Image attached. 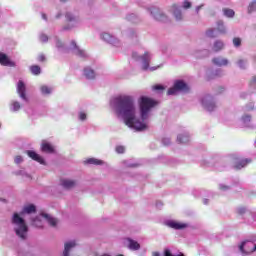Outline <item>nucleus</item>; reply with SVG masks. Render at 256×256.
Instances as JSON below:
<instances>
[{
  "label": "nucleus",
  "mask_w": 256,
  "mask_h": 256,
  "mask_svg": "<svg viewBox=\"0 0 256 256\" xmlns=\"http://www.w3.org/2000/svg\"><path fill=\"white\" fill-rule=\"evenodd\" d=\"M116 113L124 119L125 125L136 131L147 129V125L135 117V102L131 96H119L116 98Z\"/></svg>",
  "instance_id": "1"
},
{
  "label": "nucleus",
  "mask_w": 256,
  "mask_h": 256,
  "mask_svg": "<svg viewBox=\"0 0 256 256\" xmlns=\"http://www.w3.org/2000/svg\"><path fill=\"white\" fill-rule=\"evenodd\" d=\"M138 103L140 107L141 119L142 121H145V119H147V115H149V111H151V109L157 105V101L149 97L142 96L140 97Z\"/></svg>",
  "instance_id": "2"
},
{
  "label": "nucleus",
  "mask_w": 256,
  "mask_h": 256,
  "mask_svg": "<svg viewBox=\"0 0 256 256\" xmlns=\"http://www.w3.org/2000/svg\"><path fill=\"white\" fill-rule=\"evenodd\" d=\"M12 223L14 225H17V228H15V233L17 237H20L23 241H25V239H27V233L29 231L27 224H25V220L21 218L19 214L15 213L12 218Z\"/></svg>",
  "instance_id": "3"
},
{
  "label": "nucleus",
  "mask_w": 256,
  "mask_h": 256,
  "mask_svg": "<svg viewBox=\"0 0 256 256\" xmlns=\"http://www.w3.org/2000/svg\"><path fill=\"white\" fill-rule=\"evenodd\" d=\"M177 91H185V93H187L189 92V87L185 82L178 80L174 83V86L167 91V95H175Z\"/></svg>",
  "instance_id": "4"
},
{
  "label": "nucleus",
  "mask_w": 256,
  "mask_h": 256,
  "mask_svg": "<svg viewBox=\"0 0 256 256\" xmlns=\"http://www.w3.org/2000/svg\"><path fill=\"white\" fill-rule=\"evenodd\" d=\"M239 249L244 255H250V253H254V251H256V244L250 241H244L239 246Z\"/></svg>",
  "instance_id": "5"
},
{
  "label": "nucleus",
  "mask_w": 256,
  "mask_h": 256,
  "mask_svg": "<svg viewBox=\"0 0 256 256\" xmlns=\"http://www.w3.org/2000/svg\"><path fill=\"white\" fill-rule=\"evenodd\" d=\"M17 93L24 101H27V86L23 80H19L17 84Z\"/></svg>",
  "instance_id": "6"
},
{
  "label": "nucleus",
  "mask_w": 256,
  "mask_h": 256,
  "mask_svg": "<svg viewBox=\"0 0 256 256\" xmlns=\"http://www.w3.org/2000/svg\"><path fill=\"white\" fill-rule=\"evenodd\" d=\"M202 105L207 111H213V109H215V103L213 102V97L211 96H205L202 99Z\"/></svg>",
  "instance_id": "7"
},
{
  "label": "nucleus",
  "mask_w": 256,
  "mask_h": 256,
  "mask_svg": "<svg viewBox=\"0 0 256 256\" xmlns=\"http://www.w3.org/2000/svg\"><path fill=\"white\" fill-rule=\"evenodd\" d=\"M150 13L154 17V19H156V21H167V16L161 13L159 8H151Z\"/></svg>",
  "instance_id": "8"
},
{
  "label": "nucleus",
  "mask_w": 256,
  "mask_h": 256,
  "mask_svg": "<svg viewBox=\"0 0 256 256\" xmlns=\"http://www.w3.org/2000/svg\"><path fill=\"white\" fill-rule=\"evenodd\" d=\"M26 154L33 161H37V163H40V165H45V159H43V157H41L39 154H37V152H35L33 150H28V151H26Z\"/></svg>",
  "instance_id": "9"
},
{
  "label": "nucleus",
  "mask_w": 256,
  "mask_h": 256,
  "mask_svg": "<svg viewBox=\"0 0 256 256\" xmlns=\"http://www.w3.org/2000/svg\"><path fill=\"white\" fill-rule=\"evenodd\" d=\"M0 65L4 67H15V62L11 61L6 54L0 53Z\"/></svg>",
  "instance_id": "10"
},
{
  "label": "nucleus",
  "mask_w": 256,
  "mask_h": 256,
  "mask_svg": "<svg viewBox=\"0 0 256 256\" xmlns=\"http://www.w3.org/2000/svg\"><path fill=\"white\" fill-rule=\"evenodd\" d=\"M126 241H128V249L131 251H139L141 249V244H139V242L131 238H127Z\"/></svg>",
  "instance_id": "11"
},
{
  "label": "nucleus",
  "mask_w": 256,
  "mask_h": 256,
  "mask_svg": "<svg viewBox=\"0 0 256 256\" xmlns=\"http://www.w3.org/2000/svg\"><path fill=\"white\" fill-rule=\"evenodd\" d=\"M61 186L64 187V189H73L77 186V182L75 180L62 179Z\"/></svg>",
  "instance_id": "12"
},
{
  "label": "nucleus",
  "mask_w": 256,
  "mask_h": 256,
  "mask_svg": "<svg viewBox=\"0 0 256 256\" xmlns=\"http://www.w3.org/2000/svg\"><path fill=\"white\" fill-rule=\"evenodd\" d=\"M143 61L142 69L143 71H147L149 69V63L151 61V55H149V52H145L143 56L140 57Z\"/></svg>",
  "instance_id": "13"
},
{
  "label": "nucleus",
  "mask_w": 256,
  "mask_h": 256,
  "mask_svg": "<svg viewBox=\"0 0 256 256\" xmlns=\"http://www.w3.org/2000/svg\"><path fill=\"white\" fill-rule=\"evenodd\" d=\"M212 63H214V65H217L218 67H223L229 65V60H227V58L216 57L212 59Z\"/></svg>",
  "instance_id": "14"
},
{
  "label": "nucleus",
  "mask_w": 256,
  "mask_h": 256,
  "mask_svg": "<svg viewBox=\"0 0 256 256\" xmlns=\"http://www.w3.org/2000/svg\"><path fill=\"white\" fill-rule=\"evenodd\" d=\"M73 247H77V243L75 241L65 243L63 256H69V252L71 249H73Z\"/></svg>",
  "instance_id": "15"
},
{
  "label": "nucleus",
  "mask_w": 256,
  "mask_h": 256,
  "mask_svg": "<svg viewBox=\"0 0 256 256\" xmlns=\"http://www.w3.org/2000/svg\"><path fill=\"white\" fill-rule=\"evenodd\" d=\"M41 151L43 153H55V148L50 143L44 142L41 145Z\"/></svg>",
  "instance_id": "16"
},
{
  "label": "nucleus",
  "mask_w": 256,
  "mask_h": 256,
  "mask_svg": "<svg viewBox=\"0 0 256 256\" xmlns=\"http://www.w3.org/2000/svg\"><path fill=\"white\" fill-rule=\"evenodd\" d=\"M251 162V160L249 159H242V160H235L234 162V167L236 169H243V167H245L246 165H249V163Z\"/></svg>",
  "instance_id": "17"
},
{
  "label": "nucleus",
  "mask_w": 256,
  "mask_h": 256,
  "mask_svg": "<svg viewBox=\"0 0 256 256\" xmlns=\"http://www.w3.org/2000/svg\"><path fill=\"white\" fill-rule=\"evenodd\" d=\"M102 39L106 41V43H110L111 45H117V39H115L111 34L109 33H103Z\"/></svg>",
  "instance_id": "18"
},
{
  "label": "nucleus",
  "mask_w": 256,
  "mask_h": 256,
  "mask_svg": "<svg viewBox=\"0 0 256 256\" xmlns=\"http://www.w3.org/2000/svg\"><path fill=\"white\" fill-rule=\"evenodd\" d=\"M42 217H44V219H46V221L49 223V225L51 227H57V219H55V218L49 216V214H45V213L42 214Z\"/></svg>",
  "instance_id": "19"
},
{
  "label": "nucleus",
  "mask_w": 256,
  "mask_h": 256,
  "mask_svg": "<svg viewBox=\"0 0 256 256\" xmlns=\"http://www.w3.org/2000/svg\"><path fill=\"white\" fill-rule=\"evenodd\" d=\"M169 227L172 229H185L187 227V224L179 223L176 221L169 222Z\"/></svg>",
  "instance_id": "20"
},
{
  "label": "nucleus",
  "mask_w": 256,
  "mask_h": 256,
  "mask_svg": "<svg viewBox=\"0 0 256 256\" xmlns=\"http://www.w3.org/2000/svg\"><path fill=\"white\" fill-rule=\"evenodd\" d=\"M174 16L176 17L177 21H181L183 15L181 14V10L177 7V5L172 6Z\"/></svg>",
  "instance_id": "21"
},
{
  "label": "nucleus",
  "mask_w": 256,
  "mask_h": 256,
  "mask_svg": "<svg viewBox=\"0 0 256 256\" xmlns=\"http://www.w3.org/2000/svg\"><path fill=\"white\" fill-rule=\"evenodd\" d=\"M84 75L86 79H95V71H93L91 68L84 69Z\"/></svg>",
  "instance_id": "22"
},
{
  "label": "nucleus",
  "mask_w": 256,
  "mask_h": 256,
  "mask_svg": "<svg viewBox=\"0 0 256 256\" xmlns=\"http://www.w3.org/2000/svg\"><path fill=\"white\" fill-rule=\"evenodd\" d=\"M36 211H37V208L35 207V205L30 204V205L24 207L22 213L31 214V213H35Z\"/></svg>",
  "instance_id": "23"
},
{
  "label": "nucleus",
  "mask_w": 256,
  "mask_h": 256,
  "mask_svg": "<svg viewBox=\"0 0 256 256\" xmlns=\"http://www.w3.org/2000/svg\"><path fill=\"white\" fill-rule=\"evenodd\" d=\"M225 47L222 41H216L213 46V51L215 53H218V51H221Z\"/></svg>",
  "instance_id": "24"
},
{
  "label": "nucleus",
  "mask_w": 256,
  "mask_h": 256,
  "mask_svg": "<svg viewBox=\"0 0 256 256\" xmlns=\"http://www.w3.org/2000/svg\"><path fill=\"white\" fill-rule=\"evenodd\" d=\"M30 71L32 75H41V67L39 65H32Z\"/></svg>",
  "instance_id": "25"
},
{
  "label": "nucleus",
  "mask_w": 256,
  "mask_h": 256,
  "mask_svg": "<svg viewBox=\"0 0 256 256\" xmlns=\"http://www.w3.org/2000/svg\"><path fill=\"white\" fill-rule=\"evenodd\" d=\"M223 13H224L225 17H228V18L235 17V11L233 9L224 8Z\"/></svg>",
  "instance_id": "26"
},
{
  "label": "nucleus",
  "mask_w": 256,
  "mask_h": 256,
  "mask_svg": "<svg viewBox=\"0 0 256 256\" xmlns=\"http://www.w3.org/2000/svg\"><path fill=\"white\" fill-rule=\"evenodd\" d=\"M85 163H88L89 165H103V161L95 158H89Z\"/></svg>",
  "instance_id": "27"
},
{
  "label": "nucleus",
  "mask_w": 256,
  "mask_h": 256,
  "mask_svg": "<svg viewBox=\"0 0 256 256\" xmlns=\"http://www.w3.org/2000/svg\"><path fill=\"white\" fill-rule=\"evenodd\" d=\"M177 141L180 143H189V136L185 134H180L177 137Z\"/></svg>",
  "instance_id": "28"
},
{
  "label": "nucleus",
  "mask_w": 256,
  "mask_h": 256,
  "mask_svg": "<svg viewBox=\"0 0 256 256\" xmlns=\"http://www.w3.org/2000/svg\"><path fill=\"white\" fill-rule=\"evenodd\" d=\"M72 46L74 47V49H76V54H78L80 57H85V52L79 49V46H77V43H75V41H72Z\"/></svg>",
  "instance_id": "29"
},
{
  "label": "nucleus",
  "mask_w": 256,
  "mask_h": 256,
  "mask_svg": "<svg viewBox=\"0 0 256 256\" xmlns=\"http://www.w3.org/2000/svg\"><path fill=\"white\" fill-rule=\"evenodd\" d=\"M40 91L43 95H50L51 88L49 86L43 85L40 87Z\"/></svg>",
  "instance_id": "30"
},
{
  "label": "nucleus",
  "mask_w": 256,
  "mask_h": 256,
  "mask_svg": "<svg viewBox=\"0 0 256 256\" xmlns=\"http://www.w3.org/2000/svg\"><path fill=\"white\" fill-rule=\"evenodd\" d=\"M66 21H68V23H73V22L77 21V18H75L73 16V14L68 12V13H66Z\"/></svg>",
  "instance_id": "31"
},
{
  "label": "nucleus",
  "mask_w": 256,
  "mask_h": 256,
  "mask_svg": "<svg viewBox=\"0 0 256 256\" xmlns=\"http://www.w3.org/2000/svg\"><path fill=\"white\" fill-rule=\"evenodd\" d=\"M32 225L34 227H43V224L41 222V220L39 218H35L33 221H32Z\"/></svg>",
  "instance_id": "32"
},
{
  "label": "nucleus",
  "mask_w": 256,
  "mask_h": 256,
  "mask_svg": "<svg viewBox=\"0 0 256 256\" xmlns=\"http://www.w3.org/2000/svg\"><path fill=\"white\" fill-rule=\"evenodd\" d=\"M250 87H252L251 89L256 91V76L252 77V79L249 82Z\"/></svg>",
  "instance_id": "33"
},
{
  "label": "nucleus",
  "mask_w": 256,
  "mask_h": 256,
  "mask_svg": "<svg viewBox=\"0 0 256 256\" xmlns=\"http://www.w3.org/2000/svg\"><path fill=\"white\" fill-rule=\"evenodd\" d=\"M253 11H256V1H253L248 7V13H253Z\"/></svg>",
  "instance_id": "34"
},
{
  "label": "nucleus",
  "mask_w": 256,
  "mask_h": 256,
  "mask_svg": "<svg viewBox=\"0 0 256 256\" xmlns=\"http://www.w3.org/2000/svg\"><path fill=\"white\" fill-rule=\"evenodd\" d=\"M233 45L234 47H241V38L239 37L233 38Z\"/></svg>",
  "instance_id": "35"
},
{
  "label": "nucleus",
  "mask_w": 256,
  "mask_h": 256,
  "mask_svg": "<svg viewBox=\"0 0 256 256\" xmlns=\"http://www.w3.org/2000/svg\"><path fill=\"white\" fill-rule=\"evenodd\" d=\"M152 89L153 91H165V87L163 85H154Z\"/></svg>",
  "instance_id": "36"
},
{
  "label": "nucleus",
  "mask_w": 256,
  "mask_h": 256,
  "mask_svg": "<svg viewBox=\"0 0 256 256\" xmlns=\"http://www.w3.org/2000/svg\"><path fill=\"white\" fill-rule=\"evenodd\" d=\"M246 212H247V209L245 207H239L237 209L238 215H245Z\"/></svg>",
  "instance_id": "37"
},
{
  "label": "nucleus",
  "mask_w": 256,
  "mask_h": 256,
  "mask_svg": "<svg viewBox=\"0 0 256 256\" xmlns=\"http://www.w3.org/2000/svg\"><path fill=\"white\" fill-rule=\"evenodd\" d=\"M218 31H220V33H225V26L223 25V22H218Z\"/></svg>",
  "instance_id": "38"
},
{
  "label": "nucleus",
  "mask_w": 256,
  "mask_h": 256,
  "mask_svg": "<svg viewBox=\"0 0 256 256\" xmlns=\"http://www.w3.org/2000/svg\"><path fill=\"white\" fill-rule=\"evenodd\" d=\"M206 35L207 37H211V38L215 37V30L209 29L208 31H206Z\"/></svg>",
  "instance_id": "39"
},
{
  "label": "nucleus",
  "mask_w": 256,
  "mask_h": 256,
  "mask_svg": "<svg viewBox=\"0 0 256 256\" xmlns=\"http://www.w3.org/2000/svg\"><path fill=\"white\" fill-rule=\"evenodd\" d=\"M21 109V104L19 102L13 103V111H19Z\"/></svg>",
  "instance_id": "40"
},
{
  "label": "nucleus",
  "mask_w": 256,
  "mask_h": 256,
  "mask_svg": "<svg viewBox=\"0 0 256 256\" xmlns=\"http://www.w3.org/2000/svg\"><path fill=\"white\" fill-rule=\"evenodd\" d=\"M14 162L16 165H19V163H23V157L22 156H16L14 159Z\"/></svg>",
  "instance_id": "41"
},
{
  "label": "nucleus",
  "mask_w": 256,
  "mask_h": 256,
  "mask_svg": "<svg viewBox=\"0 0 256 256\" xmlns=\"http://www.w3.org/2000/svg\"><path fill=\"white\" fill-rule=\"evenodd\" d=\"M40 41H42V43H47V41H49V37H47L45 34H42L40 36Z\"/></svg>",
  "instance_id": "42"
},
{
  "label": "nucleus",
  "mask_w": 256,
  "mask_h": 256,
  "mask_svg": "<svg viewBox=\"0 0 256 256\" xmlns=\"http://www.w3.org/2000/svg\"><path fill=\"white\" fill-rule=\"evenodd\" d=\"M38 61H40V63H44V61H47V58L45 57L44 54H40L38 56Z\"/></svg>",
  "instance_id": "43"
},
{
  "label": "nucleus",
  "mask_w": 256,
  "mask_h": 256,
  "mask_svg": "<svg viewBox=\"0 0 256 256\" xmlns=\"http://www.w3.org/2000/svg\"><path fill=\"white\" fill-rule=\"evenodd\" d=\"M79 119L80 121H85V119H87V114H85L84 112H80Z\"/></svg>",
  "instance_id": "44"
},
{
  "label": "nucleus",
  "mask_w": 256,
  "mask_h": 256,
  "mask_svg": "<svg viewBox=\"0 0 256 256\" xmlns=\"http://www.w3.org/2000/svg\"><path fill=\"white\" fill-rule=\"evenodd\" d=\"M116 152H118V153H125V147H123V146H117V147H116Z\"/></svg>",
  "instance_id": "45"
},
{
  "label": "nucleus",
  "mask_w": 256,
  "mask_h": 256,
  "mask_svg": "<svg viewBox=\"0 0 256 256\" xmlns=\"http://www.w3.org/2000/svg\"><path fill=\"white\" fill-rule=\"evenodd\" d=\"M183 7L184 9H191V2L186 0L183 4Z\"/></svg>",
  "instance_id": "46"
},
{
  "label": "nucleus",
  "mask_w": 256,
  "mask_h": 256,
  "mask_svg": "<svg viewBox=\"0 0 256 256\" xmlns=\"http://www.w3.org/2000/svg\"><path fill=\"white\" fill-rule=\"evenodd\" d=\"M219 189H220L221 191H227V190L229 189V186L221 184V185L219 186Z\"/></svg>",
  "instance_id": "47"
},
{
  "label": "nucleus",
  "mask_w": 256,
  "mask_h": 256,
  "mask_svg": "<svg viewBox=\"0 0 256 256\" xmlns=\"http://www.w3.org/2000/svg\"><path fill=\"white\" fill-rule=\"evenodd\" d=\"M238 65H239V67L244 68L245 67V62L243 60H239Z\"/></svg>",
  "instance_id": "48"
},
{
  "label": "nucleus",
  "mask_w": 256,
  "mask_h": 256,
  "mask_svg": "<svg viewBox=\"0 0 256 256\" xmlns=\"http://www.w3.org/2000/svg\"><path fill=\"white\" fill-rule=\"evenodd\" d=\"M243 120H244V121H251V116H244V117H243Z\"/></svg>",
  "instance_id": "49"
},
{
  "label": "nucleus",
  "mask_w": 256,
  "mask_h": 256,
  "mask_svg": "<svg viewBox=\"0 0 256 256\" xmlns=\"http://www.w3.org/2000/svg\"><path fill=\"white\" fill-rule=\"evenodd\" d=\"M201 7H203V6L201 5V6L196 7V12H197V13H199Z\"/></svg>",
  "instance_id": "50"
},
{
  "label": "nucleus",
  "mask_w": 256,
  "mask_h": 256,
  "mask_svg": "<svg viewBox=\"0 0 256 256\" xmlns=\"http://www.w3.org/2000/svg\"><path fill=\"white\" fill-rule=\"evenodd\" d=\"M132 57H133L134 59H137V52H134V53L132 54Z\"/></svg>",
  "instance_id": "51"
},
{
  "label": "nucleus",
  "mask_w": 256,
  "mask_h": 256,
  "mask_svg": "<svg viewBox=\"0 0 256 256\" xmlns=\"http://www.w3.org/2000/svg\"><path fill=\"white\" fill-rule=\"evenodd\" d=\"M42 19H44L45 21H47V15L42 14Z\"/></svg>",
  "instance_id": "52"
},
{
  "label": "nucleus",
  "mask_w": 256,
  "mask_h": 256,
  "mask_svg": "<svg viewBox=\"0 0 256 256\" xmlns=\"http://www.w3.org/2000/svg\"><path fill=\"white\" fill-rule=\"evenodd\" d=\"M153 256H161V254H159V252H154Z\"/></svg>",
  "instance_id": "53"
},
{
  "label": "nucleus",
  "mask_w": 256,
  "mask_h": 256,
  "mask_svg": "<svg viewBox=\"0 0 256 256\" xmlns=\"http://www.w3.org/2000/svg\"><path fill=\"white\" fill-rule=\"evenodd\" d=\"M165 145H169V140H167V143H165Z\"/></svg>",
  "instance_id": "54"
},
{
  "label": "nucleus",
  "mask_w": 256,
  "mask_h": 256,
  "mask_svg": "<svg viewBox=\"0 0 256 256\" xmlns=\"http://www.w3.org/2000/svg\"><path fill=\"white\" fill-rule=\"evenodd\" d=\"M64 29H65V30H67V29H69V28H67V27H64Z\"/></svg>",
  "instance_id": "55"
},
{
  "label": "nucleus",
  "mask_w": 256,
  "mask_h": 256,
  "mask_svg": "<svg viewBox=\"0 0 256 256\" xmlns=\"http://www.w3.org/2000/svg\"><path fill=\"white\" fill-rule=\"evenodd\" d=\"M60 1H67V0H60Z\"/></svg>",
  "instance_id": "56"
}]
</instances>
